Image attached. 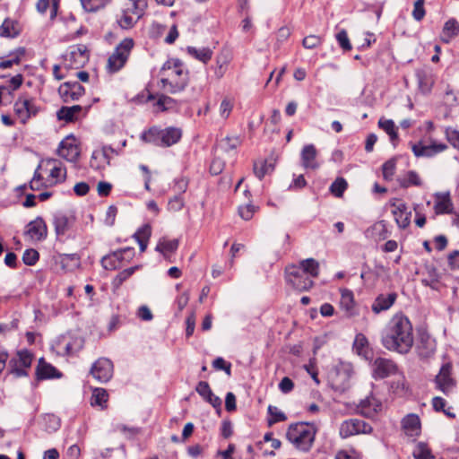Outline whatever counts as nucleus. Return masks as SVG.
<instances>
[{
    "instance_id": "3c124183",
    "label": "nucleus",
    "mask_w": 459,
    "mask_h": 459,
    "mask_svg": "<svg viewBox=\"0 0 459 459\" xmlns=\"http://www.w3.org/2000/svg\"><path fill=\"white\" fill-rule=\"evenodd\" d=\"M138 20L139 19H136L134 15L124 10L122 16L117 22L122 29L127 30L132 28Z\"/></svg>"
},
{
    "instance_id": "338daca9",
    "label": "nucleus",
    "mask_w": 459,
    "mask_h": 459,
    "mask_svg": "<svg viewBox=\"0 0 459 459\" xmlns=\"http://www.w3.org/2000/svg\"><path fill=\"white\" fill-rule=\"evenodd\" d=\"M255 212V207L253 204H247L238 208L240 217L246 221L250 220Z\"/></svg>"
},
{
    "instance_id": "39448f33",
    "label": "nucleus",
    "mask_w": 459,
    "mask_h": 459,
    "mask_svg": "<svg viewBox=\"0 0 459 459\" xmlns=\"http://www.w3.org/2000/svg\"><path fill=\"white\" fill-rule=\"evenodd\" d=\"M181 135L182 132L179 128L168 127L166 129H159L152 127L142 134V139L156 146L169 147L177 143L180 140Z\"/></svg>"
},
{
    "instance_id": "09e8293b",
    "label": "nucleus",
    "mask_w": 459,
    "mask_h": 459,
    "mask_svg": "<svg viewBox=\"0 0 459 459\" xmlns=\"http://www.w3.org/2000/svg\"><path fill=\"white\" fill-rule=\"evenodd\" d=\"M400 185L404 188H407L411 186H421V180L417 172L410 170L407 172L406 178L401 180Z\"/></svg>"
},
{
    "instance_id": "f257e3e1",
    "label": "nucleus",
    "mask_w": 459,
    "mask_h": 459,
    "mask_svg": "<svg viewBox=\"0 0 459 459\" xmlns=\"http://www.w3.org/2000/svg\"><path fill=\"white\" fill-rule=\"evenodd\" d=\"M381 342L388 351L407 353L413 345L412 325L408 317L394 315L382 332Z\"/></svg>"
},
{
    "instance_id": "f8f14e48",
    "label": "nucleus",
    "mask_w": 459,
    "mask_h": 459,
    "mask_svg": "<svg viewBox=\"0 0 459 459\" xmlns=\"http://www.w3.org/2000/svg\"><path fill=\"white\" fill-rule=\"evenodd\" d=\"M447 149V145L443 143H437L430 140L429 143L420 141L417 143H411V151L416 157H433Z\"/></svg>"
},
{
    "instance_id": "58836bf2",
    "label": "nucleus",
    "mask_w": 459,
    "mask_h": 459,
    "mask_svg": "<svg viewBox=\"0 0 459 459\" xmlns=\"http://www.w3.org/2000/svg\"><path fill=\"white\" fill-rule=\"evenodd\" d=\"M178 247V239H168L166 238H162L159 240L156 250L166 255L168 253L175 252Z\"/></svg>"
},
{
    "instance_id": "c03bdc74",
    "label": "nucleus",
    "mask_w": 459,
    "mask_h": 459,
    "mask_svg": "<svg viewBox=\"0 0 459 459\" xmlns=\"http://www.w3.org/2000/svg\"><path fill=\"white\" fill-rule=\"evenodd\" d=\"M241 143L238 136H227L221 140L219 147L225 152H230L237 149Z\"/></svg>"
},
{
    "instance_id": "c756f323",
    "label": "nucleus",
    "mask_w": 459,
    "mask_h": 459,
    "mask_svg": "<svg viewBox=\"0 0 459 459\" xmlns=\"http://www.w3.org/2000/svg\"><path fill=\"white\" fill-rule=\"evenodd\" d=\"M124 262L123 252L117 250L101 259V265L106 270H116L122 265Z\"/></svg>"
},
{
    "instance_id": "f704fd0d",
    "label": "nucleus",
    "mask_w": 459,
    "mask_h": 459,
    "mask_svg": "<svg viewBox=\"0 0 459 459\" xmlns=\"http://www.w3.org/2000/svg\"><path fill=\"white\" fill-rule=\"evenodd\" d=\"M25 55V49L19 48L8 55V58L0 61V69H8L14 65H19L22 61V57Z\"/></svg>"
},
{
    "instance_id": "0eeeda50",
    "label": "nucleus",
    "mask_w": 459,
    "mask_h": 459,
    "mask_svg": "<svg viewBox=\"0 0 459 459\" xmlns=\"http://www.w3.org/2000/svg\"><path fill=\"white\" fill-rule=\"evenodd\" d=\"M352 374L351 364L340 363L328 373V383L333 390L343 393L350 387V379Z\"/></svg>"
},
{
    "instance_id": "6e6552de",
    "label": "nucleus",
    "mask_w": 459,
    "mask_h": 459,
    "mask_svg": "<svg viewBox=\"0 0 459 459\" xmlns=\"http://www.w3.org/2000/svg\"><path fill=\"white\" fill-rule=\"evenodd\" d=\"M89 50L85 45L72 46L65 56V65L68 69H79L89 61Z\"/></svg>"
},
{
    "instance_id": "9b49d317",
    "label": "nucleus",
    "mask_w": 459,
    "mask_h": 459,
    "mask_svg": "<svg viewBox=\"0 0 459 459\" xmlns=\"http://www.w3.org/2000/svg\"><path fill=\"white\" fill-rule=\"evenodd\" d=\"M372 377L375 379H384L398 372V367L396 363L386 358H377L372 365Z\"/></svg>"
},
{
    "instance_id": "bf43d9fd",
    "label": "nucleus",
    "mask_w": 459,
    "mask_h": 459,
    "mask_svg": "<svg viewBox=\"0 0 459 459\" xmlns=\"http://www.w3.org/2000/svg\"><path fill=\"white\" fill-rule=\"evenodd\" d=\"M39 258V255L35 249H27L22 255V261L27 265H34Z\"/></svg>"
},
{
    "instance_id": "bb28decb",
    "label": "nucleus",
    "mask_w": 459,
    "mask_h": 459,
    "mask_svg": "<svg viewBox=\"0 0 459 459\" xmlns=\"http://www.w3.org/2000/svg\"><path fill=\"white\" fill-rule=\"evenodd\" d=\"M440 278V273L437 268H435L433 265H427L426 276L421 279V283L434 290H439L441 288Z\"/></svg>"
},
{
    "instance_id": "ddd939ff",
    "label": "nucleus",
    "mask_w": 459,
    "mask_h": 459,
    "mask_svg": "<svg viewBox=\"0 0 459 459\" xmlns=\"http://www.w3.org/2000/svg\"><path fill=\"white\" fill-rule=\"evenodd\" d=\"M436 387L448 394L453 392L455 387V380L452 377V365L450 363L444 364L435 379Z\"/></svg>"
},
{
    "instance_id": "680f3d73",
    "label": "nucleus",
    "mask_w": 459,
    "mask_h": 459,
    "mask_svg": "<svg viewBox=\"0 0 459 459\" xmlns=\"http://www.w3.org/2000/svg\"><path fill=\"white\" fill-rule=\"evenodd\" d=\"M109 398L108 393L102 387H95L92 389L91 402H108Z\"/></svg>"
},
{
    "instance_id": "864d4df0",
    "label": "nucleus",
    "mask_w": 459,
    "mask_h": 459,
    "mask_svg": "<svg viewBox=\"0 0 459 459\" xmlns=\"http://www.w3.org/2000/svg\"><path fill=\"white\" fill-rule=\"evenodd\" d=\"M40 166L38 167V169L34 172V176L32 179L30 181V188L32 191H38L41 189L42 187L47 186L46 182L44 181L43 177L39 172Z\"/></svg>"
},
{
    "instance_id": "aec40b11",
    "label": "nucleus",
    "mask_w": 459,
    "mask_h": 459,
    "mask_svg": "<svg viewBox=\"0 0 459 459\" xmlns=\"http://www.w3.org/2000/svg\"><path fill=\"white\" fill-rule=\"evenodd\" d=\"M36 377L38 380L60 378L62 373L51 364L46 362L44 358H40L36 368Z\"/></svg>"
},
{
    "instance_id": "a211bd4d",
    "label": "nucleus",
    "mask_w": 459,
    "mask_h": 459,
    "mask_svg": "<svg viewBox=\"0 0 459 459\" xmlns=\"http://www.w3.org/2000/svg\"><path fill=\"white\" fill-rule=\"evenodd\" d=\"M14 112L20 121L25 124L31 116L38 113V108L30 100L18 99L14 103Z\"/></svg>"
},
{
    "instance_id": "dca6fc26",
    "label": "nucleus",
    "mask_w": 459,
    "mask_h": 459,
    "mask_svg": "<svg viewBox=\"0 0 459 459\" xmlns=\"http://www.w3.org/2000/svg\"><path fill=\"white\" fill-rule=\"evenodd\" d=\"M75 222V218L63 212H56L53 216V224L57 238L66 236Z\"/></svg>"
},
{
    "instance_id": "69168bd1",
    "label": "nucleus",
    "mask_w": 459,
    "mask_h": 459,
    "mask_svg": "<svg viewBox=\"0 0 459 459\" xmlns=\"http://www.w3.org/2000/svg\"><path fill=\"white\" fill-rule=\"evenodd\" d=\"M413 456L416 459H429L430 451L423 443H419L415 450L413 451Z\"/></svg>"
},
{
    "instance_id": "4d7b16f0",
    "label": "nucleus",
    "mask_w": 459,
    "mask_h": 459,
    "mask_svg": "<svg viewBox=\"0 0 459 459\" xmlns=\"http://www.w3.org/2000/svg\"><path fill=\"white\" fill-rule=\"evenodd\" d=\"M357 434V430L356 429L354 428V423L353 421H351L350 420H346L344 421L342 425H341V428H340V436L342 437V438H347L351 436H353V435H356Z\"/></svg>"
},
{
    "instance_id": "412c9836",
    "label": "nucleus",
    "mask_w": 459,
    "mask_h": 459,
    "mask_svg": "<svg viewBox=\"0 0 459 459\" xmlns=\"http://www.w3.org/2000/svg\"><path fill=\"white\" fill-rule=\"evenodd\" d=\"M396 299L397 294L395 292L379 294L372 303L371 309L375 314L388 310L394 304Z\"/></svg>"
},
{
    "instance_id": "2eb2a0df",
    "label": "nucleus",
    "mask_w": 459,
    "mask_h": 459,
    "mask_svg": "<svg viewBox=\"0 0 459 459\" xmlns=\"http://www.w3.org/2000/svg\"><path fill=\"white\" fill-rule=\"evenodd\" d=\"M64 102L78 100L84 94V88L78 82H65L58 88Z\"/></svg>"
},
{
    "instance_id": "423d86ee",
    "label": "nucleus",
    "mask_w": 459,
    "mask_h": 459,
    "mask_svg": "<svg viewBox=\"0 0 459 459\" xmlns=\"http://www.w3.org/2000/svg\"><path fill=\"white\" fill-rule=\"evenodd\" d=\"M134 46V42L131 38L124 39L117 46L108 58L107 69L109 73H117L125 66Z\"/></svg>"
},
{
    "instance_id": "13d9d810",
    "label": "nucleus",
    "mask_w": 459,
    "mask_h": 459,
    "mask_svg": "<svg viewBox=\"0 0 459 459\" xmlns=\"http://www.w3.org/2000/svg\"><path fill=\"white\" fill-rule=\"evenodd\" d=\"M54 163H56V161H54ZM65 168L61 165L55 164L50 169V177L55 179V183L63 181L65 178Z\"/></svg>"
},
{
    "instance_id": "20e7f679",
    "label": "nucleus",
    "mask_w": 459,
    "mask_h": 459,
    "mask_svg": "<svg viewBox=\"0 0 459 459\" xmlns=\"http://www.w3.org/2000/svg\"><path fill=\"white\" fill-rule=\"evenodd\" d=\"M316 429L306 422L290 424L286 437L299 450L308 451L315 440Z\"/></svg>"
},
{
    "instance_id": "2f4dec72",
    "label": "nucleus",
    "mask_w": 459,
    "mask_h": 459,
    "mask_svg": "<svg viewBox=\"0 0 459 459\" xmlns=\"http://www.w3.org/2000/svg\"><path fill=\"white\" fill-rule=\"evenodd\" d=\"M21 30L18 22L11 19H5L0 26V36L6 38H14L19 35Z\"/></svg>"
},
{
    "instance_id": "4be33fe9",
    "label": "nucleus",
    "mask_w": 459,
    "mask_h": 459,
    "mask_svg": "<svg viewBox=\"0 0 459 459\" xmlns=\"http://www.w3.org/2000/svg\"><path fill=\"white\" fill-rule=\"evenodd\" d=\"M47 225L44 220L40 217L30 221L27 226L26 233L30 238L35 240L44 239L47 237Z\"/></svg>"
},
{
    "instance_id": "8fccbe9b",
    "label": "nucleus",
    "mask_w": 459,
    "mask_h": 459,
    "mask_svg": "<svg viewBox=\"0 0 459 459\" xmlns=\"http://www.w3.org/2000/svg\"><path fill=\"white\" fill-rule=\"evenodd\" d=\"M110 0H81L82 5L87 12H96L104 7Z\"/></svg>"
},
{
    "instance_id": "de8ad7c7",
    "label": "nucleus",
    "mask_w": 459,
    "mask_h": 459,
    "mask_svg": "<svg viewBox=\"0 0 459 459\" xmlns=\"http://www.w3.org/2000/svg\"><path fill=\"white\" fill-rule=\"evenodd\" d=\"M348 184L343 178H337L330 186V192L336 197L342 196Z\"/></svg>"
},
{
    "instance_id": "5701e85b",
    "label": "nucleus",
    "mask_w": 459,
    "mask_h": 459,
    "mask_svg": "<svg viewBox=\"0 0 459 459\" xmlns=\"http://www.w3.org/2000/svg\"><path fill=\"white\" fill-rule=\"evenodd\" d=\"M317 151L313 144H307L301 151V162L305 169H316L319 163L316 160Z\"/></svg>"
},
{
    "instance_id": "473e14b6",
    "label": "nucleus",
    "mask_w": 459,
    "mask_h": 459,
    "mask_svg": "<svg viewBox=\"0 0 459 459\" xmlns=\"http://www.w3.org/2000/svg\"><path fill=\"white\" fill-rule=\"evenodd\" d=\"M353 350L358 353V355L362 356L365 359L368 358L370 354L368 341L363 333L356 334L353 342Z\"/></svg>"
},
{
    "instance_id": "c9c22d12",
    "label": "nucleus",
    "mask_w": 459,
    "mask_h": 459,
    "mask_svg": "<svg viewBox=\"0 0 459 459\" xmlns=\"http://www.w3.org/2000/svg\"><path fill=\"white\" fill-rule=\"evenodd\" d=\"M147 5L146 0H128L125 10L134 15L136 19H140L143 15Z\"/></svg>"
},
{
    "instance_id": "9d476101",
    "label": "nucleus",
    "mask_w": 459,
    "mask_h": 459,
    "mask_svg": "<svg viewBox=\"0 0 459 459\" xmlns=\"http://www.w3.org/2000/svg\"><path fill=\"white\" fill-rule=\"evenodd\" d=\"M114 373V366L110 359L107 358L98 359L91 366L90 374L99 382H108Z\"/></svg>"
},
{
    "instance_id": "6ab92c4d",
    "label": "nucleus",
    "mask_w": 459,
    "mask_h": 459,
    "mask_svg": "<svg viewBox=\"0 0 459 459\" xmlns=\"http://www.w3.org/2000/svg\"><path fill=\"white\" fill-rule=\"evenodd\" d=\"M115 151L111 146H104L100 150H96L92 152L91 159V167L95 169H104L109 165L111 154Z\"/></svg>"
},
{
    "instance_id": "a18cd8bd",
    "label": "nucleus",
    "mask_w": 459,
    "mask_h": 459,
    "mask_svg": "<svg viewBox=\"0 0 459 459\" xmlns=\"http://www.w3.org/2000/svg\"><path fill=\"white\" fill-rule=\"evenodd\" d=\"M273 169V165L268 164L265 160H258L254 163V173L259 179H262Z\"/></svg>"
},
{
    "instance_id": "0e129e2a",
    "label": "nucleus",
    "mask_w": 459,
    "mask_h": 459,
    "mask_svg": "<svg viewBox=\"0 0 459 459\" xmlns=\"http://www.w3.org/2000/svg\"><path fill=\"white\" fill-rule=\"evenodd\" d=\"M395 172V160H389L383 164V176L386 180H391Z\"/></svg>"
},
{
    "instance_id": "774afa93",
    "label": "nucleus",
    "mask_w": 459,
    "mask_h": 459,
    "mask_svg": "<svg viewBox=\"0 0 459 459\" xmlns=\"http://www.w3.org/2000/svg\"><path fill=\"white\" fill-rule=\"evenodd\" d=\"M446 134L448 142L459 151V131L447 129Z\"/></svg>"
},
{
    "instance_id": "e433bc0d",
    "label": "nucleus",
    "mask_w": 459,
    "mask_h": 459,
    "mask_svg": "<svg viewBox=\"0 0 459 459\" xmlns=\"http://www.w3.org/2000/svg\"><path fill=\"white\" fill-rule=\"evenodd\" d=\"M187 53L194 58L206 64L212 59V50L210 48H196L195 47H187Z\"/></svg>"
},
{
    "instance_id": "72a5a7b5",
    "label": "nucleus",
    "mask_w": 459,
    "mask_h": 459,
    "mask_svg": "<svg viewBox=\"0 0 459 459\" xmlns=\"http://www.w3.org/2000/svg\"><path fill=\"white\" fill-rule=\"evenodd\" d=\"M152 234V229L149 224L141 227L134 234V238L136 239L140 247V251L144 252L147 248L149 238Z\"/></svg>"
},
{
    "instance_id": "603ef678",
    "label": "nucleus",
    "mask_w": 459,
    "mask_h": 459,
    "mask_svg": "<svg viewBox=\"0 0 459 459\" xmlns=\"http://www.w3.org/2000/svg\"><path fill=\"white\" fill-rule=\"evenodd\" d=\"M233 107H234L233 100L228 98V97H225L220 105V116L223 119H227L229 117V116L230 115V113L233 109Z\"/></svg>"
},
{
    "instance_id": "cd10ccee",
    "label": "nucleus",
    "mask_w": 459,
    "mask_h": 459,
    "mask_svg": "<svg viewBox=\"0 0 459 459\" xmlns=\"http://www.w3.org/2000/svg\"><path fill=\"white\" fill-rule=\"evenodd\" d=\"M340 306L349 316H353L357 314L355 309L354 295L351 290L347 289L341 290Z\"/></svg>"
},
{
    "instance_id": "ea45409f",
    "label": "nucleus",
    "mask_w": 459,
    "mask_h": 459,
    "mask_svg": "<svg viewBox=\"0 0 459 459\" xmlns=\"http://www.w3.org/2000/svg\"><path fill=\"white\" fill-rule=\"evenodd\" d=\"M140 268L139 265H135L127 269L123 270L120 272L112 281V286L115 289L120 288V286L126 281L127 279H129L138 269Z\"/></svg>"
},
{
    "instance_id": "393cba45",
    "label": "nucleus",
    "mask_w": 459,
    "mask_h": 459,
    "mask_svg": "<svg viewBox=\"0 0 459 459\" xmlns=\"http://www.w3.org/2000/svg\"><path fill=\"white\" fill-rule=\"evenodd\" d=\"M403 429L406 436L416 437L420 433V421L416 414H408L402 420Z\"/></svg>"
},
{
    "instance_id": "f3484780",
    "label": "nucleus",
    "mask_w": 459,
    "mask_h": 459,
    "mask_svg": "<svg viewBox=\"0 0 459 459\" xmlns=\"http://www.w3.org/2000/svg\"><path fill=\"white\" fill-rule=\"evenodd\" d=\"M393 207L392 213L394 217L395 222L401 229H405L411 222V211L408 210L407 205L402 200H394L391 203Z\"/></svg>"
},
{
    "instance_id": "c85d7f7f",
    "label": "nucleus",
    "mask_w": 459,
    "mask_h": 459,
    "mask_svg": "<svg viewBox=\"0 0 459 459\" xmlns=\"http://www.w3.org/2000/svg\"><path fill=\"white\" fill-rule=\"evenodd\" d=\"M356 413L368 419H374L382 410L383 403H354Z\"/></svg>"
},
{
    "instance_id": "1a4fd4ad",
    "label": "nucleus",
    "mask_w": 459,
    "mask_h": 459,
    "mask_svg": "<svg viewBox=\"0 0 459 459\" xmlns=\"http://www.w3.org/2000/svg\"><path fill=\"white\" fill-rule=\"evenodd\" d=\"M32 360L33 354L30 351H19L16 357L10 360L11 373L17 377L27 376V370L30 368Z\"/></svg>"
},
{
    "instance_id": "7c9ffc66",
    "label": "nucleus",
    "mask_w": 459,
    "mask_h": 459,
    "mask_svg": "<svg viewBox=\"0 0 459 459\" xmlns=\"http://www.w3.org/2000/svg\"><path fill=\"white\" fill-rule=\"evenodd\" d=\"M459 33V24L455 19H449L446 22L442 33L441 40L445 43H449L451 39L456 37Z\"/></svg>"
},
{
    "instance_id": "5fc2aeb1",
    "label": "nucleus",
    "mask_w": 459,
    "mask_h": 459,
    "mask_svg": "<svg viewBox=\"0 0 459 459\" xmlns=\"http://www.w3.org/2000/svg\"><path fill=\"white\" fill-rule=\"evenodd\" d=\"M323 42V39L317 35H308L302 40V46L307 49H314L319 47Z\"/></svg>"
},
{
    "instance_id": "a878e982",
    "label": "nucleus",
    "mask_w": 459,
    "mask_h": 459,
    "mask_svg": "<svg viewBox=\"0 0 459 459\" xmlns=\"http://www.w3.org/2000/svg\"><path fill=\"white\" fill-rule=\"evenodd\" d=\"M83 108L80 105H74L71 107L63 106L56 112V117L58 120H63L66 123H72L80 117Z\"/></svg>"
},
{
    "instance_id": "49530a36",
    "label": "nucleus",
    "mask_w": 459,
    "mask_h": 459,
    "mask_svg": "<svg viewBox=\"0 0 459 459\" xmlns=\"http://www.w3.org/2000/svg\"><path fill=\"white\" fill-rule=\"evenodd\" d=\"M437 412H443L448 419H455L457 410L451 403H432Z\"/></svg>"
},
{
    "instance_id": "052dcab7",
    "label": "nucleus",
    "mask_w": 459,
    "mask_h": 459,
    "mask_svg": "<svg viewBox=\"0 0 459 459\" xmlns=\"http://www.w3.org/2000/svg\"><path fill=\"white\" fill-rule=\"evenodd\" d=\"M426 14L424 9V0H416L412 11V17L415 21L420 22Z\"/></svg>"
},
{
    "instance_id": "b1692460",
    "label": "nucleus",
    "mask_w": 459,
    "mask_h": 459,
    "mask_svg": "<svg viewBox=\"0 0 459 459\" xmlns=\"http://www.w3.org/2000/svg\"><path fill=\"white\" fill-rule=\"evenodd\" d=\"M56 262L65 272L74 271L81 265V258L77 254H60Z\"/></svg>"
},
{
    "instance_id": "7ed1b4c3",
    "label": "nucleus",
    "mask_w": 459,
    "mask_h": 459,
    "mask_svg": "<svg viewBox=\"0 0 459 459\" xmlns=\"http://www.w3.org/2000/svg\"><path fill=\"white\" fill-rule=\"evenodd\" d=\"M160 74L162 88L171 94L183 91L188 84V71L179 59H169L163 65Z\"/></svg>"
},
{
    "instance_id": "4468645a",
    "label": "nucleus",
    "mask_w": 459,
    "mask_h": 459,
    "mask_svg": "<svg viewBox=\"0 0 459 459\" xmlns=\"http://www.w3.org/2000/svg\"><path fill=\"white\" fill-rule=\"evenodd\" d=\"M58 155L70 162H75L80 155L77 140L74 135L66 136L59 144Z\"/></svg>"
},
{
    "instance_id": "6e6d98bb",
    "label": "nucleus",
    "mask_w": 459,
    "mask_h": 459,
    "mask_svg": "<svg viewBox=\"0 0 459 459\" xmlns=\"http://www.w3.org/2000/svg\"><path fill=\"white\" fill-rule=\"evenodd\" d=\"M185 205V201L180 195H175L168 202V210L170 212H179Z\"/></svg>"
},
{
    "instance_id": "a19ab883",
    "label": "nucleus",
    "mask_w": 459,
    "mask_h": 459,
    "mask_svg": "<svg viewBox=\"0 0 459 459\" xmlns=\"http://www.w3.org/2000/svg\"><path fill=\"white\" fill-rule=\"evenodd\" d=\"M195 390L205 402H221V399L217 396H214V394L212 393L210 386L206 382H200L197 385Z\"/></svg>"
},
{
    "instance_id": "4c0bfd02",
    "label": "nucleus",
    "mask_w": 459,
    "mask_h": 459,
    "mask_svg": "<svg viewBox=\"0 0 459 459\" xmlns=\"http://www.w3.org/2000/svg\"><path fill=\"white\" fill-rule=\"evenodd\" d=\"M436 214L451 213L453 211V204L448 195L437 196L434 205Z\"/></svg>"
},
{
    "instance_id": "e2e57ef3",
    "label": "nucleus",
    "mask_w": 459,
    "mask_h": 459,
    "mask_svg": "<svg viewBox=\"0 0 459 459\" xmlns=\"http://www.w3.org/2000/svg\"><path fill=\"white\" fill-rule=\"evenodd\" d=\"M336 39L340 45V47L344 51H349L351 49V44L350 42V39L348 38V34L345 30H342L336 34Z\"/></svg>"
},
{
    "instance_id": "f03ea898",
    "label": "nucleus",
    "mask_w": 459,
    "mask_h": 459,
    "mask_svg": "<svg viewBox=\"0 0 459 459\" xmlns=\"http://www.w3.org/2000/svg\"><path fill=\"white\" fill-rule=\"evenodd\" d=\"M318 274L319 264L314 258L304 259L299 265L290 264L285 268L287 283L299 291L308 290L313 286V279Z\"/></svg>"
},
{
    "instance_id": "79ce46f5",
    "label": "nucleus",
    "mask_w": 459,
    "mask_h": 459,
    "mask_svg": "<svg viewBox=\"0 0 459 459\" xmlns=\"http://www.w3.org/2000/svg\"><path fill=\"white\" fill-rule=\"evenodd\" d=\"M378 126L390 136V140L392 142L398 139L397 129L393 120L380 118L378 121Z\"/></svg>"
},
{
    "instance_id": "37998d69",
    "label": "nucleus",
    "mask_w": 459,
    "mask_h": 459,
    "mask_svg": "<svg viewBox=\"0 0 459 459\" xmlns=\"http://www.w3.org/2000/svg\"><path fill=\"white\" fill-rule=\"evenodd\" d=\"M268 414L269 417L267 422L269 426H273L277 422L284 421L287 420L285 413L274 405H269Z\"/></svg>"
}]
</instances>
